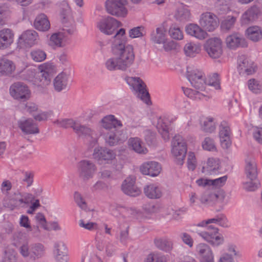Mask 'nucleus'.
I'll use <instances>...</instances> for the list:
<instances>
[{
	"mask_svg": "<svg viewBox=\"0 0 262 262\" xmlns=\"http://www.w3.org/2000/svg\"><path fill=\"white\" fill-rule=\"evenodd\" d=\"M219 137L222 147L224 149L228 148L231 144L230 139L231 130L228 123L225 121L221 122L219 126Z\"/></svg>",
	"mask_w": 262,
	"mask_h": 262,
	"instance_id": "obj_19",
	"label": "nucleus"
},
{
	"mask_svg": "<svg viewBox=\"0 0 262 262\" xmlns=\"http://www.w3.org/2000/svg\"><path fill=\"white\" fill-rule=\"evenodd\" d=\"M18 125L25 135L36 134L39 133L37 124L31 119L20 120L18 121Z\"/></svg>",
	"mask_w": 262,
	"mask_h": 262,
	"instance_id": "obj_21",
	"label": "nucleus"
},
{
	"mask_svg": "<svg viewBox=\"0 0 262 262\" xmlns=\"http://www.w3.org/2000/svg\"><path fill=\"white\" fill-rule=\"evenodd\" d=\"M15 69V66L10 60L0 59V76H9Z\"/></svg>",
	"mask_w": 262,
	"mask_h": 262,
	"instance_id": "obj_31",
	"label": "nucleus"
},
{
	"mask_svg": "<svg viewBox=\"0 0 262 262\" xmlns=\"http://www.w3.org/2000/svg\"><path fill=\"white\" fill-rule=\"evenodd\" d=\"M167 256L160 252H153L149 254L144 262H167Z\"/></svg>",
	"mask_w": 262,
	"mask_h": 262,
	"instance_id": "obj_41",
	"label": "nucleus"
},
{
	"mask_svg": "<svg viewBox=\"0 0 262 262\" xmlns=\"http://www.w3.org/2000/svg\"><path fill=\"white\" fill-rule=\"evenodd\" d=\"M180 237L183 243L188 246L189 248L193 247L194 241L190 234L186 232H182L180 234Z\"/></svg>",
	"mask_w": 262,
	"mask_h": 262,
	"instance_id": "obj_60",
	"label": "nucleus"
},
{
	"mask_svg": "<svg viewBox=\"0 0 262 262\" xmlns=\"http://www.w3.org/2000/svg\"><path fill=\"white\" fill-rule=\"evenodd\" d=\"M170 37L176 40H181L183 38V34L180 28L175 25H172L169 30Z\"/></svg>",
	"mask_w": 262,
	"mask_h": 262,
	"instance_id": "obj_51",
	"label": "nucleus"
},
{
	"mask_svg": "<svg viewBox=\"0 0 262 262\" xmlns=\"http://www.w3.org/2000/svg\"><path fill=\"white\" fill-rule=\"evenodd\" d=\"M10 93L14 98L21 101L28 99L30 95L28 87L20 82H15L10 86Z\"/></svg>",
	"mask_w": 262,
	"mask_h": 262,
	"instance_id": "obj_10",
	"label": "nucleus"
},
{
	"mask_svg": "<svg viewBox=\"0 0 262 262\" xmlns=\"http://www.w3.org/2000/svg\"><path fill=\"white\" fill-rule=\"evenodd\" d=\"M218 198V195L209 191L205 192L200 198V201L202 203L211 204L215 202Z\"/></svg>",
	"mask_w": 262,
	"mask_h": 262,
	"instance_id": "obj_47",
	"label": "nucleus"
},
{
	"mask_svg": "<svg viewBox=\"0 0 262 262\" xmlns=\"http://www.w3.org/2000/svg\"><path fill=\"white\" fill-rule=\"evenodd\" d=\"M208 224H216L223 227H227L228 221L226 217L223 214H219L215 217L208 219Z\"/></svg>",
	"mask_w": 262,
	"mask_h": 262,
	"instance_id": "obj_50",
	"label": "nucleus"
},
{
	"mask_svg": "<svg viewBox=\"0 0 262 262\" xmlns=\"http://www.w3.org/2000/svg\"><path fill=\"white\" fill-rule=\"evenodd\" d=\"M171 152L176 158L175 162L182 165L187 152L186 143L180 135H176L171 141Z\"/></svg>",
	"mask_w": 262,
	"mask_h": 262,
	"instance_id": "obj_3",
	"label": "nucleus"
},
{
	"mask_svg": "<svg viewBox=\"0 0 262 262\" xmlns=\"http://www.w3.org/2000/svg\"><path fill=\"white\" fill-rule=\"evenodd\" d=\"M202 128L205 132L213 133L216 128L214 118L210 117H207L203 122Z\"/></svg>",
	"mask_w": 262,
	"mask_h": 262,
	"instance_id": "obj_46",
	"label": "nucleus"
},
{
	"mask_svg": "<svg viewBox=\"0 0 262 262\" xmlns=\"http://www.w3.org/2000/svg\"><path fill=\"white\" fill-rule=\"evenodd\" d=\"M102 126L106 130H114L115 128L122 127V124L121 121L117 119L115 116L110 115L103 117L101 120Z\"/></svg>",
	"mask_w": 262,
	"mask_h": 262,
	"instance_id": "obj_28",
	"label": "nucleus"
},
{
	"mask_svg": "<svg viewBox=\"0 0 262 262\" xmlns=\"http://www.w3.org/2000/svg\"><path fill=\"white\" fill-rule=\"evenodd\" d=\"M32 59L36 62H41L46 58V53L40 49H35L30 53Z\"/></svg>",
	"mask_w": 262,
	"mask_h": 262,
	"instance_id": "obj_54",
	"label": "nucleus"
},
{
	"mask_svg": "<svg viewBox=\"0 0 262 262\" xmlns=\"http://www.w3.org/2000/svg\"><path fill=\"white\" fill-rule=\"evenodd\" d=\"M145 34V28L142 26L134 27L129 31V36L132 38L142 37Z\"/></svg>",
	"mask_w": 262,
	"mask_h": 262,
	"instance_id": "obj_53",
	"label": "nucleus"
},
{
	"mask_svg": "<svg viewBox=\"0 0 262 262\" xmlns=\"http://www.w3.org/2000/svg\"><path fill=\"white\" fill-rule=\"evenodd\" d=\"M140 171L143 174L151 177L157 176L161 170L160 164L155 161H149L144 163L140 166Z\"/></svg>",
	"mask_w": 262,
	"mask_h": 262,
	"instance_id": "obj_22",
	"label": "nucleus"
},
{
	"mask_svg": "<svg viewBox=\"0 0 262 262\" xmlns=\"http://www.w3.org/2000/svg\"><path fill=\"white\" fill-rule=\"evenodd\" d=\"M247 177L250 180H253L257 178V172L255 164L254 162H249L245 168Z\"/></svg>",
	"mask_w": 262,
	"mask_h": 262,
	"instance_id": "obj_45",
	"label": "nucleus"
},
{
	"mask_svg": "<svg viewBox=\"0 0 262 262\" xmlns=\"http://www.w3.org/2000/svg\"><path fill=\"white\" fill-rule=\"evenodd\" d=\"M106 144L110 146L117 145L124 142L127 137L122 130L115 128L114 130H106L102 135Z\"/></svg>",
	"mask_w": 262,
	"mask_h": 262,
	"instance_id": "obj_8",
	"label": "nucleus"
},
{
	"mask_svg": "<svg viewBox=\"0 0 262 262\" xmlns=\"http://www.w3.org/2000/svg\"><path fill=\"white\" fill-rule=\"evenodd\" d=\"M78 121L74 120L73 119H63L57 120L54 121L59 126L65 128L71 127L74 129L75 126H76Z\"/></svg>",
	"mask_w": 262,
	"mask_h": 262,
	"instance_id": "obj_48",
	"label": "nucleus"
},
{
	"mask_svg": "<svg viewBox=\"0 0 262 262\" xmlns=\"http://www.w3.org/2000/svg\"><path fill=\"white\" fill-rule=\"evenodd\" d=\"M236 20V18L233 16H228L223 20L221 25V27L223 30L229 31L231 29Z\"/></svg>",
	"mask_w": 262,
	"mask_h": 262,
	"instance_id": "obj_49",
	"label": "nucleus"
},
{
	"mask_svg": "<svg viewBox=\"0 0 262 262\" xmlns=\"http://www.w3.org/2000/svg\"><path fill=\"white\" fill-rule=\"evenodd\" d=\"M208 85L214 87L216 90L220 89V79L217 73H214L211 76H210Z\"/></svg>",
	"mask_w": 262,
	"mask_h": 262,
	"instance_id": "obj_61",
	"label": "nucleus"
},
{
	"mask_svg": "<svg viewBox=\"0 0 262 262\" xmlns=\"http://www.w3.org/2000/svg\"><path fill=\"white\" fill-rule=\"evenodd\" d=\"M226 44L227 47L232 50H236L239 48H246L248 46L245 38L238 33H233L226 37Z\"/></svg>",
	"mask_w": 262,
	"mask_h": 262,
	"instance_id": "obj_15",
	"label": "nucleus"
},
{
	"mask_svg": "<svg viewBox=\"0 0 262 262\" xmlns=\"http://www.w3.org/2000/svg\"><path fill=\"white\" fill-rule=\"evenodd\" d=\"M176 18L180 21L188 20L190 17V12L187 8L181 7L178 9L175 14Z\"/></svg>",
	"mask_w": 262,
	"mask_h": 262,
	"instance_id": "obj_43",
	"label": "nucleus"
},
{
	"mask_svg": "<svg viewBox=\"0 0 262 262\" xmlns=\"http://www.w3.org/2000/svg\"><path fill=\"white\" fill-rule=\"evenodd\" d=\"M248 87L251 91L255 93H259L260 90V85L254 79H250L248 81Z\"/></svg>",
	"mask_w": 262,
	"mask_h": 262,
	"instance_id": "obj_62",
	"label": "nucleus"
},
{
	"mask_svg": "<svg viewBox=\"0 0 262 262\" xmlns=\"http://www.w3.org/2000/svg\"><path fill=\"white\" fill-rule=\"evenodd\" d=\"M199 23L202 28L208 31L211 32L217 27L219 20L214 14L206 12L201 14Z\"/></svg>",
	"mask_w": 262,
	"mask_h": 262,
	"instance_id": "obj_12",
	"label": "nucleus"
},
{
	"mask_svg": "<svg viewBox=\"0 0 262 262\" xmlns=\"http://www.w3.org/2000/svg\"><path fill=\"white\" fill-rule=\"evenodd\" d=\"M54 254L55 256L58 254H65L67 253V249L65 244L62 242H58L54 246Z\"/></svg>",
	"mask_w": 262,
	"mask_h": 262,
	"instance_id": "obj_56",
	"label": "nucleus"
},
{
	"mask_svg": "<svg viewBox=\"0 0 262 262\" xmlns=\"http://www.w3.org/2000/svg\"><path fill=\"white\" fill-rule=\"evenodd\" d=\"M238 70L239 74H246L248 75L253 74L256 71L254 63L245 55L238 56L237 58Z\"/></svg>",
	"mask_w": 262,
	"mask_h": 262,
	"instance_id": "obj_16",
	"label": "nucleus"
},
{
	"mask_svg": "<svg viewBox=\"0 0 262 262\" xmlns=\"http://www.w3.org/2000/svg\"><path fill=\"white\" fill-rule=\"evenodd\" d=\"M128 143L133 149L136 152L140 154L147 153V149L142 145V142L139 138H131L129 139Z\"/></svg>",
	"mask_w": 262,
	"mask_h": 262,
	"instance_id": "obj_38",
	"label": "nucleus"
},
{
	"mask_svg": "<svg viewBox=\"0 0 262 262\" xmlns=\"http://www.w3.org/2000/svg\"><path fill=\"white\" fill-rule=\"evenodd\" d=\"M11 15V10L10 6L3 4L0 5V26H3L6 24L9 19Z\"/></svg>",
	"mask_w": 262,
	"mask_h": 262,
	"instance_id": "obj_36",
	"label": "nucleus"
},
{
	"mask_svg": "<svg viewBox=\"0 0 262 262\" xmlns=\"http://www.w3.org/2000/svg\"><path fill=\"white\" fill-rule=\"evenodd\" d=\"M154 244L157 248L166 252H170L173 248L172 241L166 236L156 237L154 239Z\"/></svg>",
	"mask_w": 262,
	"mask_h": 262,
	"instance_id": "obj_30",
	"label": "nucleus"
},
{
	"mask_svg": "<svg viewBox=\"0 0 262 262\" xmlns=\"http://www.w3.org/2000/svg\"><path fill=\"white\" fill-rule=\"evenodd\" d=\"M68 75L63 72L58 74L54 79L53 85L56 91L59 92L67 88Z\"/></svg>",
	"mask_w": 262,
	"mask_h": 262,
	"instance_id": "obj_34",
	"label": "nucleus"
},
{
	"mask_svg": "<svg viewBox=\"0 0 262 262\" xmlns=\"http://www.w3.org/2000/svg\"><path fill=\"white\" fill-rule=\"evenodd\" d=\"M125 81L139 98L147 104L150 102L149 94L146 89V84L140 78L127 77L125 78Z\"/></svg>",
	"mask_w": 262,
	"mask_h": 262,
	"instance_id": "obj_2",
	"label": "nucleus"
},
{
	"mask_svg": "<svg viewBox=\"0 0 262 262\" xmlns=\"http://www.w3.org/2000/svg\"><path fill=\"white\" fill-rule=\"evenodd\" d=\"M220 163L217 159L209 158L207 161V165L203 167L204 170L203 172L206 171L210 174H215L219 169Z\"/></svg>",
	"mask_w": 262,
	"mask_h": 262,
	"instance_id": "obj_37",
	"label": "nucleus"
},
{
	"mask_svg": "<svg viewBox=\"0 0 262 262\" xmlns=\"http://www.w3.org/2000/svg\"><path fill=\"white\" fill-rule=\"evenodd\" d=\"M55 73V68L52 64L46 63L41 66L38 77L42 85H48Z\"/></svg>",
	"mask_w": 262,
	"mask_h": 262,
	"instance_id": "obj_17",
	"label": "nucleus"
},
{
	"mask_svg": "<svg viewBox=\"0 0 262 262\" xmlns=\"http://www.w3.org/2000/svg\"><path fill=\"white\" fill-rule=\"evenodd\" d=\"M186 76L191 85L195 89L201 91L205 90L206 82L205 75L202 71L189 67L187 68Z\"/></svg>",
	"mask_w": 262,
	"mask_h": 262,
	"instance_id": "obj_5",
	"label": "nucleus"
},
{
	"mask_svg": "<svg viewBox=\"0 0 262 262\" xmlns=\"http://www.w3.org/2000/svg\"><path fill=\"white\" fill-rule=\"evenodd\" d=\"M246 34L248 38L253 42H257L262 39V30L257 26L249 27L246 30Z\"/></svg>",
	"mask_w": 262,
	"mask_h": 262,
	"instance_id": "obj_35",
	"label": "nucleus"
},
{
	"mask_svg": "<svg viewBox=\"0 0 262 262\" xmlns=\"http://www.w3.org/2000/svg\"><path fill=\"white\" fill-rule=\"evenodd\" d=\"M196 252L200 257L201 262H214L213 252L208 245L205 243L198 244Z\"/></svg>",
	"mask_w": 262,
	"mask_h": 262,
	"instance_id": "obj_20",
	"label": "nucleus"
},
{
	"mask_svg": "<svg viewBox=\"0 0 262 262\" xmlns=\"http://www.w3.org/2000/svg\"><path fill=\"white\" fill-rule=\"evenodd\" d=\"M259 13V10L257 7H251L242 15L241 18L242 24L246 25L253 22L257 18Z\"/></svg>",
	"mask_w": 262,
	"mask_h": 262,
	"instance_id": "obj_27",
	"label": "nucleus"
},
{
	"mask_svg": "<svg viewBox=\"0 0 262 262\" xmlns=\"http://www.w3.org/2000/svg\"><path fill=\"white\" fill-rule=\"evenodd\" d=\"M215 11L219 14H224L230 9L229 2L227 0H218L215 4Z\"/></svg>",
	"mask_w": 262,
	"mask_h": 262,
	"instance_id": "obj_40",
	"label": "nucleus"
},
{
	"mask_svg": "<svg viewBox=\"0 0 262 262\" xmlns=\"http://www.w3.org/2000/svg\"><path fill=\"white\" fill-rule=\"evenodd\" d=\"M185 31L187 34L202 40L205 39L207 33L196 24H190L186 26Z\"/></svg>",
	"mask_w": 262,
	"mask_h": 262,
	"instance_id": "obj_29",
	"label": "nucleus"
},
{
	"mask_svg": "<svg viewBox=\"0 0 262 262\" xmlns=\"http://www.w3.org/2000/svg\"><path fill=\"white\" fill-rule=\"evenodd\" d=\"M79 177L84 181L92 179L97 170V167L91 161L83 160L77 165Z\"/></svg>",
	"mask_w": 262,
	"mask_h": 262,
	"instance_id": "obj_9",
	"label": "nucleus"
},
{
	"mask_svg": "<svg viewBox=\"0 0 262 262\" xmlns=\"http://www.w3.org/2000/svg\"><path fill=\"white\" fill-rule=\"evenodd\" d=\"M170 122L166 118H160L158 119L156 125L157 129L159 134L161 135L162 138L165 141H168L170 139Z\"/></svg>",
	"mask_w": 262,
	"mask_h": 262,
	"instance_id": "obj_25",
	"label": "nucleus"
},
{
	"mask_svg": "<svg viewBox=\"0 0 262 262\" xmlns=\"http://www.w3.org/2000/svg\"><path fill=\"white\" fill-rule=\"evenodd\" d=\"M35 28L40 31H46L50 28V23L47 16L43 14H40L35 18L34 22Z\"/></svg>",
	"mask_w": 262,
	"mask_h": 262,
	"instance_id": "obj_32",
	"label": "nucleus"
},
{
	"mask_svg": "<svg viewBox=\"0 0 262 262\" xmlns=\"http://www.w3.org/2000/svg\"><path fill=\"white\" fill-rule=\"evenodd\" d=\"M35 73L32 70L28 69L25 70L21 72V77L22 79L25 80H31V79L34 77Z\"/></svg>",
	"mask_w": 262,
	"mask_h": 262,
	"instance_id": "obj_64",
	"label": "nucleus"
},
{
	"mask_svg": "<svg viewBox=\"0 0 262 262\" xmlns=\"http://www.w3.org/2000/svg\"><path fill=\"white\" fill-rule=\"evenodd\" d=\"M151 39L155 43H163L165 40V35L163 29L158 28L156 29V33L151 35Z\"/></svg>",
	"mask_w": 262,
	"mask_h": 262,
	"instance_id": "obj_52",
	"label": "nucleus"
},
{
	"mask_svg": "<svg viewBox=\"0 0 262 262\" xmlns=\"http://www.w3.org/2000/svg\"><path fill=\"white\" fill-rule=\"evenodd\" d=\"M125 30L121 28L115 33L112 45L114 56L107 59L105 62L106 69L110 71L120 70L125 71L134 63L135 54L132 46H125Z\"/></svg>",
	"mask_w": 262,
	"mask_h": 262,
	"instance_id": "obj_1",
	"label": "nucleus"
},
{
	"mask_svg": "<svg viewBox=\"0 0 262 262\" xmlns=\"http://www.w3.org/2000/svg\"><path fill=\"white\" fill-rule=\"evenodd\" d=\"M11 188L12 184L9 180H5L2 182L1 190L3 194H7Z\"/></svg>",
	"mask_w": 262,
	"mask_h": 262,
	"instance_id": "obj_63",
	"label": "nucleus"
},
{
	"mask_svg": "<svg viewBox=\"0 0 262 262\" xmlns=\"http://www.w3.org/2000/svg\"><path fill=\"white\" fill-rule=\"evenodd\" d=\"M74 131L79 136H83L92 139L91 142L92 144H96L97 143V138L95 135V132L93 130L88 126L81 125L78 121L76 126L74 128Z\"/></svg>",
	"mask_w": 262,
	"mask_h": 262,
	"instance_id": "obj_23",
	"label": "nucleus"
},
{
	"mask_svg": "<svg viewBox=\"0 0 262 262\" xmlns=\"http://www.w3.org/2000/svg\"><path fill=\"white\" fill-rule=\"evenodd\" d=\"M105 4L107 12L113 15L125 17L127 14V0H106Z\"/></svg>",
	"mask_w": 262,
	"mask_h": 262,
	"instance_id": "obj_7",
	"label": "nucleus"
},
{
	"mask_svg": "<svg viewBox=\"0 0 262 262\" xmlns=\"http://www.w3.org/2000/svg\"><path fill=\"white\" fill-rule=\"evenodd\" d=\"M260 183L259 180L255 179L253 180H250L244 184V188L246 190L249 191H255L259 187Z\"/></svg>",
	"mask_w": 262,
	"mask_h": 262,
	"instance_id": "obj_59",
	"label": "nucleus"
},
{
	"mask_svg": "<svg viewBox=\"0 0 262 262\" xmlns=\"http://www.w3.org/2000/svg\"><path fill=\"white\" fill-rule=\"evenodd\" d=\"M144 192L147 198L151 199H159L162 194L161 188L155 184L145 186L144 188Z\"/></svg>",
	"mask_w": 262,
	"mask_h": 262,
	"instance_id": "obj_33",
	"label": "nucleus"
},
{
	"mask_svg": "<svg viewBox=\"0 0 262 262\" xmlns=\"http://www.w3.org/2000/svg\"><path fill=\"white\" fill-rule=\"evenodd\" d=\"M93 156L99 162L105 161L108 163L115 158L116 154L112 150L106 147H98L94 149Z\"/></svg>",
	"mask_w": 262,
	"mask_h": 262,
	"instance_id": "obj_18",
	"label": "nucleus"
},
{
	"mask_svg": "<svg viewBox=\"0 0 262 262\" xmlns=\"http://www.w3.org/2000/svg\"><path fill=\"white\" fill-rule=\"evenodd\" d=\"M222 41L218 38H210L204 45V49L212 58H219L222 53Z\"/></svg>",
	"mask_w": 262,
	"mask_h": 262,
	"instance_id": "obj_13",
	"label": "nucleus"
},
{
	"mask_svg": "<svg viewBox=\"0 0 262 262\" xmlns=\"http://www.w3.org/2000/svg\"><path fill=\"white\" fill-rule=\"evenodd\" d=\"M135 181L130 178H126L122 184V190L127 195L136 196L139 195L141 191L135 185Z\"/></svg>",
	"mask_w": 262,
	"mask_h": 262,
	"instance_id": "obj_24",
	"label": "nucleus"
},
{
	"mask_svg": "<svg viewBox=\"0 0 262 262\" xmlns=\"http://www.w3.org/2000/svg\"><path fill=\"white\" fill-rule=\"evenodd\" d=\"M13 31L8 28L0 30V49H4L9 47L13 42Z\"/></svg>",
	"mask_w": 262,
	"mask_h": 262,
	"instance_id": "obj_26",
	"label": "nucleus"
},
{
	"mask_svg": "<svg viewBox=\"0 0 262 262\" xmlns=\"http://www.w3.org/2000/svg\"><path fill=\"white\" fill-rule=\"evenodd\" d=\"M96 248L100 251H102L105 248L106 254L108 256H112L116 251L115 246L110 242L104 243L103 241H98Z\"/></svg>",
	"mask_w": 262,
	"mask_h": 262,
	"instance_id": "obj_39",
	"label": "nucleus"
},
{
	"mask_svg": "<svg viewBox=\"0 0 262 262\" xmlns=\"http://www.w3.org/2000/svg\"><path fill=\"white\" fill-rule=\"evenodd\" d=\"M227 180V176H224L214 180H210V186H213L215 188H220L225 185Z\"/></svg>",
	"mask_w": 262,
	"mask_h": 262,
	"instance_id": "obj_58",
	"label": "nucleus"
},
{
	"mask_svg": "<svg viewBox=\"0 0 262 262\" xmlns=\"http://www.w3.org/2000/svg\"><path fill=\"white\" fill-rule=\"evenodd\" d=\"M202 147L204 150L214 151L216 150V145L213 139L206 137L202 143Z\"/></svg>",
	"mask_w": 262,
	"mask_h": 262,
	"instance_id": "obj_55",
	"label": "nucleus"
},
{
	"mask_svg": "<svg viewBox=\"0 0 262 262\" xmlns=\"http://www.w3.org/2000/svg\"><path fill=\"white\" fill-rule=\"evenodd\" d=\"M38 38L37 33L33 30H28L24 32L19 37L17 47L19 48H30L36 43Z\"/></svg>",
	"mask_w": 262,
	"mask_h": 262,
	"instance_id": "obj_14",
	"label": "nucleus"
},
{
	"mask_svg": "<svg viewBox=\"0 0 262 262\" xmlns=\"http://www.w3.org/2000/svg\"><path fill=\"white\" fill-rule=\"evenodd\" d=\"M207 231H196V233L213 247H217L223 244L224 239L219 233L218 228L211 225L207 226Z\"/></svg>",
	"mask_w": 262,
	"mask_h": 262,
	"instance_id": "obj_4",
	"label": "nucleus"
},
{
	"mask_svg": "<svg viewBox=\"0 0 262 262\" xmlns=\"http://www.w3.org/2000/svg\"><path fill=\"white\" fill-rule=\"evenodd\" d=\"M184 50L187 56H193L200 51V46L199 45L189 42L185 45Z\"/></svg>",
	"mask_w": 262,
	"mask_h": 262,
	"instance_id": "obj_44",
	"label": "nucleus"
},
{
	"mask_svg": "<svg viewBox=\"0 0 262 262\" xmlns=\"http://www.w3.org/2000/svg\"><path fill=\"white\" fill-rule=\"evenodd\" d=\"M19 251L24 257H29L30 259L35 260L44 255L45 248L40 243L33 244L30 246L28 243H25L20 246Z\"/></svg>",
	"mask_w": 262,
	"mask_h": 262,
	"instance_id": "obj_6",
	"label": "nucleus"
},
{
	"mask_svg": "<svg viewBox=\"0 0 262 262\" xmlns=\"http://www.w3.org/2000/svg\"><path fill=\"white\" fill-rule=\"evenodd\" d=\"M145 140L149 145H154L156 143V134L150 130L144 132Z\"/></svg>",
	"mask_w": 262,
	"mask_h": 262,
	"instance_id": "obj_57",
	"label": "nucleus"
},
{
	"mask_svg": "<svg viewBox=\"0 0 262 262\" xmlns=\"http://www.w3.org/2000/svg\"><path fill=\"white\" fill-rule=\"evenodd\" d=\"M121 25V23L115 18L108 16L101 19L98 23L97 27L103 33L106 35H112L114 34L116 29Z\"/></svg>",
	"mask_w": 262,
	"mask_h": 262,
	"instance_id": "obj_11",
	"label": "nucleus"
},
{
	"mask_svg": "<svg viewBox=\"0 0 262 262\" xmlns=\"http://www.w3.org/2000/svg\"><path fill=\"white\" fill-rule=\"evenodd\" d=\"M63 38V34L61 32L53 33L50 37L49 45L53 47H61Z\"/></svg>",
	"mask_w": 262,
	"mask_h": 262,
	"instance_id": "obj_42",
	"label": "nucleus"
}]
</instances>
